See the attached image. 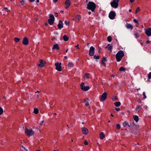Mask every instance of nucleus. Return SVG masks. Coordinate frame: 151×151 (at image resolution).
<instances>
[{
  "label": "nucleus",
  "instance_id": "nucleus-1",
  "mask_svg": "<svg viewBox=\"0 0 151 151\" xmlns=\"http://www.w3.org/2000/svg\"><path fill=\"white\" fill-rule=\"evenodd\" d=\"M124 55V52L122 50L119 51L116 55V58L117 62L121 61Z\"/></svg>",
  "mask_w": 151,
  "mask_h": 151
},
{
  "label": "nucleus",
  "instance_id": "nucleus-2",
  "mask_svg": "<svg viewBox=\"0 0 151 151\" xmlns=\"http://www.w3.org/2000/svg\"><path fill=\"white\" fill-rule=\"evenodd\" d=\"M95 4L92 2H90L87 4V8L91 10L92 12H93L96 8Z\"/></svg>",
  "mask_w": 151,
  "mask_h": 151
},
{
  "label": "nucleus",
  "instance_id": "nucleus-3",
  "mask_svg": "<svg viewBox=\"0 0 151 151\" xmlns=\"http://www.w3.org/2000/svg\"><path fill=\"white\" fill-rule=\"evenodd\" d=\"M25 132L27 135L31 136L35 134V132L31 129L26 128L25 129Z\"/></svg>",
  "mask_w": 151,
  "mask_h": 151
},
{
  "label": "nucleus",
  "instance_id": "nucleus-4",
  "mask_svg": "<svg viewBox=\"0 0 151 151\" xmlns=\"http://www.w3.org/2000/svg\"><path fill=\"white\" fill-rule=\"evenodd\" d=\"M119 0H112L111 3V7L114 8H117L118 6V3Z\"/></svg>",
  "mask_w": 151,
  "mask_h": 151
},
{
  "label": "nucleus",
  "instance_id": "nucleus-5",
  "mask_svg": "<svg viewBox=\"0 0 151 151\" xmlns=\"http://www.w3.org/2000/svg\"><path fill=\"white\" fill-rule=\"evenodd\" d=\"M50 18L48 20L49 23L50 25H52L54 22V15L52 14H49Z\"/></svg>",
  "mask_w": 151,
  "mask_h": 151
},
{
  "label": "nucleus",
  "instance_id": "nucleus-6",
  "mask_svg": "<svg viewBox=\"0 0 151 151\" xmlns=\"http://www.w3.org/2000/svg\"><path fill=\"white\" fill-rule=\"evenodd\" d=\"M107 97V94L106 93L104 92L103 93L102 95L100 96L99 99L101 101H104Z\"/></svg>",
  "mask_w": 151,
  "mask_h": 151
},
{
  "label": "nucleus",
  "instance_id": "nucleus-7",
  "mask_svg": "<svg viewBox=\"0 0 151 151\" xmlns=\"http://www.w3.org/2000/svg\"><path fill=\"white\" fill-rule=\"evenodd\" d=\"M61 63H59L58 62H57L55 63L56 69L59 71H60L62 70V68L61 65Z\"/></svg>",
  "mask_w": 151,
  "mask_h": 151
},
{
  "label": "nucleus",
  "instance_id": "nucleus-8",
  "mask_svg": "<svg viewBox=\"0 0 151 151\" xmlns=\"http://www.w3.org/2000/svg\"><path fill=\"white\" fill-rule=\"evenodd\" d=\"M84 83L82 82L81 84V87L82 90L84 91H88L90 88L88 86H85L84 85Z\"/></svg>",
  "mask_w": 151,
  "mask_h": 151
},
{
  "label": "nucleus",
  "instance_id": "nucleus-9",
  "mask_svg": "<svg viewBox=\"0 0 151 151\" xmlns=\"http://www.w3.org/2000/svg\"><path fill=\"white\" fill-rule=\"evenodd\" d=\"M145 33L148 37L151 36V27H149L147 29H144Z\"/></svg>",
  "mask_w": 151,
  "mask_h": 151
},
{
  "label": "nucleus",
  "instance_id": "nucleus-10",
  "mask_svg": "<svg viewBox=\"0 0 151 151\" xmlns=\"http://www.w3.org/2000/svg\"><path fill=\"white\" fill-rule=\"evenodd\" d=\"M115 16L116 14L114 11L111 12L109 14V17L111 19H114Z\"/></svg>",
  "mask_w": 151,
  "mask_h": 151
},
{
  "label": "nucleus",
  "instance_id": "nucleus-11",
  "mask_svg": "<svg viewBox=\"0 0 151 151\" xmlns=\"http://www.w3.org/2000/svg\"><path fill=\"white\" fill-rule=\"evenodd\" d=\"M95 48L93 46H91L90 49L89 55L90 56H93L94 54Z\"/></svg>",
  "mask_w": 151,
  "mask_h": 151
},
{
  "label": "nucleus",
  "instance_id": "nucleus-12",
  "mask_svg": "<svg viewBox=\"0 0 151 151\" xmlns=\"http://www.w3.org/2000/svg\"><path fill=\"white\" fill-rule=\"evenodd\" d=\"M65 8L66 9H67L70 6L71 4V2L70 0H66L65 2Z\"/></svg>",
  "mask_w": 151,
  "mask_h": 151
},
{
  "label": "nucleus",
  "instance_id": "nucleus-13",
  "mask_svg": "<svg viewBox=\"0 0 151 151\" xmlns=\"http://www.w3.org/2000/svg\"><path fill=\"white\" fill-rule=\"evenodd\" d=\"M81 19V17L79 15H76L74 18L73 19V20H74L76 22H78Z\"/></svg>",
  "mask_w": 151,
  "mask_h": 151
},
{
  "label": "nucleus",
  "instance_id": "nucleus-14",
  "mask_svg": "<svg viewBox=\"0 0 151 151\" xmlns=\"http://www.w3.org/2000/svg\"><path fill=\"white\" fill-rule=\"evenodd\" d=\"M82 131L83 133L85 135L87 134L88 133V129L85 127L82 128Z\"/></svg>",
  "mask_w": 151,
  "mask_h": 151
},
{
  "label": "nucleus",
  "instance_id": "nucleus-15",
  "mask_svg": "<svg viewBox=\"0 0 151 151\" xmlns=\"http://www.w3.org/2000/svg\"><path fill=\"white\" fill-rule=\"evenodd\" d=\"M28 43L29 41L28 38L26 37H24L22 43L25 45H27L28 44Z\"/></svg>",
  "mask_w": 151,
  "mask_h": 151
},
{
  "label": "nucleus",
  "instance_id": "nucleus-16",
  "mask_svg": "<svg viewBox=\"0 0 151 151\" xmlns=\"http://www.w3.org/2000/svg\"><path fill=\"white\" fill-rule=\"evenodd\" d=\"M58 27L60 29H61L63 27V22L60 20L59 22V23L58 25Z\"/></svg>",
  "mask_w": 151,
  "mask_h": 151
},
{
  "label": "nucleus",
  "instance_id": "nucleus-17",
  "mask_svg": "<svg viewBox=\"0 0 151 151\" xmlns=\"http://www.w3.org/2000/svg\"><path fill=\"white\" fill-rule=\"evenodd\" d=\"M40 63L38 65V66L40 67H44L45 64V63L43 61L41 60H40Z\"/></svg>",
  "mask_w": 151,
  "mask_h": 151
},
{
  "label": "nucleus",
  "instance_id": "nucleus-18",
  "mask_svg": "<svg viewBox=\"0 0 151 151\" xmlns=\"http://www.w3.org/2000/svg\"><path fill=\"white\" fill-rule=\"evenodd\" d=\"M126 27L127 29H130L131 30L132 29H133V26L131 24H130L127 23L126 25Z\"/></svg>",
  "mask_w": 151,
  "mask_h": 151
},
{
  "label": "nucleus",
  "instance_id": "nucleus-19",
  "mask_svg": "<svg viewBox=\"0 0 151 151\" xmlns=\"http://www.w3.org/2000/svg\"><path fill=\"white\" fill-rule=\"evenodd\" d=\"M99 135L100 138L101 139H103L105 137V135L103 132H101L100 133Z\"/></svg>",
  "mask_w": 151,
  "mask_h": 151
},
{
  "label": "nucleus",
  "instance_id": "nucleus-20",
  "mask_svg": "<svg viewBox=\"0 0 151 151\" xmlns=\"http://www.w3.org/2000/svg\"><path fill=\"white\" fill-rule=\"evenodd\" d=\"M106 48H107L108 50L111 52L112 49V46L110 44H108Z\"/></svg>",
  "mask_w": 151,
  "mask_h": 151
},
{
  "label": "nucleus",
  "instance_id": "nucleus-21",
  "mask_svg": "<svg viewBox=\"0 0 151 151\" xmlns=\"http://www.w3.org/2000/svg\"><path fill=\"white\" fill-rule=\"evenodd\" d=\"M52 49L53 50L55 49L59 50V47L58 46V44L53 45V47H52Z\"/></svg>",
  "mask_w": 151,
  "mask_h": 151
},
{
  "label": "nucleus",
  "instance_id": "nucleus-22",
  "mask_svg": "<svg viewBox=\"0 0 151 151\" xmlns=\"http://www.w3.org/2000/svg\"><path fill=\"white\" fill-rule=\"evenodd\" d=\"M106 61V59L104 58H103L102 61V63L103 65L104 66L106 65L105 62Z\"/></svg>",
  "mask_w": 151,
  "mask_h": 151
},
{
  "label": "nucleus",
  "instance_id": "nucleus-23",
  "mask_svg": "<svg viewBox=\"0 0 151 151\" xmlns=\"http://www.w3.org/2000/svg\"><path fill=\"white\" fill-rule=\"evenodd\" d=\"M141 107L142 105L141 106L137 105L135 108L136 111L139 112V109H141Z\"/></svg>",
  "mask_w": 151,
  "mask_h": 151
},
{
  "label": "nucleus",
  "instance_id": "nucleus-24",
  "mask_svg": "<svg viewBox=\"0 0 151 151\" xmlns=\"http://www.w3.org/2000/svg\"><path fill=\"white\" fill-rule=\"evenodd\" d=\"M133 118L134 119L136 122H137L139 121L138 116L136 115H135L133 116Z\"/></svg>",
  "mask_w": 151,
  "mask_h": 151
},
{
  "label": "nucleus",
  "instance_id": "nucleus-25",
  "mask_svg": "<svg viewBox=\"0 0 151 151\" xmlns=\"http://www.w3.org/2000/svg\"><path fill=\"white\" fill-rule=\"evenodd\" d=\"M122 124L124 127H126L127 126H128L129 127H130V126L128 124V123L126 122H124Z\"/></svg>",
  "mask_w": 151,
  "mask_h": 151
},
{
  "label": "nucleus",
  "instance_id": "nucleus-26",
  "mask_svg": "<svg viewBox=\"0 0 151 151\" xmlns=\"http://www.w3.org/2000/svg\"><path fill=\"white\" fill-rule=\"evenodd\" d=\"M63 39L65 41H67L69 39L67 35H65L63 36Z\"/></svg>",
  "mask_w": 151,
  "mask_h": 151
},
{
  "label": "nucleus",
  "instance_id": "nucleus-27",
  "mask_svg": "<svg viewBox=\"0 0 151 151\" xmlns=\"http://www.w3.org/2000/svg\"><path fill=\"white\" fill-rule=\"evenodd\" d=\"M114 104L116 106L118 107L120 106L121 104L120 102H117L114 103Z\"/></svg>",
  "mask_w": 151,
  "mask_h": 151
},
{
  "label": "nucleus",
  "instance_id": "nucleus-28",
  "mask_svg": "<svg viewBox=\"0 0 151 151\" xmlns=\"http://www.w3.org/2000/svg\"><path fill=\"white\" fill-rule=\"evenodd\" d=\"M33 112L36 114H38L39 112L38 109L37 108H34Z\"/></svg>",
  "mask_w": 151,
  "mask_h": 151
},
{
  "label": "nucleus",
  "instance_id": "nucleus-29",
  "mask_svg": "<svg viewBox=\"0 0 151 151\" xmlns=\"http://www.w3.org/2000/svg\"><path fill=\"white\" fill-rule=\"evenodd\" d=\"M68 66L69 67H73L74 64L72 62H69L68 64Z\"/></svg>",
  "mask_w": 151,
  "mask_h": 151
},
{
  "label": "nucleus",
  "instance_id": "nucleus-30",
  "mask_svg": "<svg viewBox=\"0 0 151 151\" xmlns=\"http://www.w3.org/2000/svg\"><path fill=\"white\" fill-rule=\"evenodd\" d=\"M84 103H85V104L86 106H88L89 104V102H88V99H87V100L86 99H85Z\"/></svg>",
  "mask_w": 151,
  "mask_h": 151
},
{
  "label": "nucleus",
  "instance_id": "nucleus-31",
  "mask_svg": "<svg viewBox=\"0 0 151 151\" xmlns=\"http://www.w3.org/2000/svg\"><path fill=\"white\" fill-rule=\"evenodd\" d=\"M89 73H86L85 74V76H84V78H86V79H88L89 78Z\"/></svg>",
  "mask_w": 151,
  "mask_h": 151
},
{
  "label": "nucleus",
  "instance_id": "nucleus-32",
  "mask_svg": "<svg viewBox=\"0 0 151 151\" xmlns=\"http://www.w3.org/2000/svg\"><path fill=\"white\" fill-rule=\"evenodd\" d=\"M112 100L113 101H118V99L117 97L116 96H114L112 98Z\"/></svg>",
  "mask_w": 151,
  "mask_h": 151
},
{
  "label": "nucleus",
  "instance_id": "nucleus-33",
  "mask_svg": "<svg viewBox=\"0 0 151 151\" xmlns=\"http://www.w3.org/2000/svg\"><path fill=\"white\" fill-rule=\"evenodd\" d=\"M20 39L18 37H15L14 38V40L16 42H18L20 41Z\"/></svg>",
  "mask_w": 151,
  "mask_h": 151
},
{
  "label": "nucleus",
  "instance_id": "nucleus-34",
  "mask_svg": "<svg viewBox=\"0 0 151 151\" xmlns=\"http://www.w3.org/2000/svg\"><path fill=\"white\" fill-rule=\"evenodd\" d=\"M107 40L109 42H111L112 40L111 37L110 36H108L107 37Z\"/></svg>",
  "mask_w": 151,
  "mask_h": 151
},
{
  "label": "nucleus",
  "instance_id": "nucleus-35",
  "mask_svg": "<svg viewBox=\"0 0 151 151\" xmlns=\"http://www.w3.org/2000/svg\"><path fill=\"white\" fill-rule=\"evenodd\" d=\"M20 3L22 5H24L25 4V2L24 0H22V1L20 2Z\"/></svg>",
  "mask_w": 151,
  "mask_h": 151
},
{
  "label": "nucleus",
  "instance_id": "nucleus-36",
  "mask_svg": "<svg viewBox=\"0 0 151 151\" xmlns=\"http://www.w3.org/2000/svg\"><path fill=\"white\" fill-rule=\"evenodd\" d=\"M3 112V109L0 107V115H1Z\"/></svg>",
  "mask_w": 151,
  "mask_h": 151
},
{
  "label": "nucleus",
  "instance_id": "nucleus-37",
  "mask_svg": "<svg viewBox=\"0 0 151 151\" xmlns=\"http://www.w3.org/2000/svg\"><path fill=\"white\" fill-rule=\"evenodd\" d=\"M119 70L121 71H124L125 70V69L124 67H121L119 68Z\"/></svg>",
  "mask_w": 151,
  "mask_h": 151
},
{
  "label": "nucleus",
  "instance_id": "nucleus-38",
  "mask_svg": "<svg viewBox=\"0 0 151 151\" xmlns=\"http://www.w3.org/2000/svg\"><path fill=\"white\" fill-rule=\"evenodd\" d=\"M140 11V9L139 7H138L136 9L135 12L136 13H137V12H139Z\"/></svg>",
  "mask_w": 151,
  "mask_h": 151
},
{
  "label": "nucleus",
  "instance_id": "nucleus-39",
  "mask_svg": "<svg viewBox=\"0 0 151 151\" xmlns=\"http://www.w3.org/2000/svg\"><path fill=\"white\" fill-rule=\"evenodd\" d=\"M65 22L66 25H68L69 24L70 22L69 21L65 20Z\"/></svg>",
  "mask_w": 151,
  "mask_h": 151
},
{
  "label": "nucleus",
  "instance_id": "nucleus-40",
  "mask_svg": "<svg viewBox=\"0 0 151 151\" xmlns=\"http://www.w3.org/2000/svg\"><path fill=\"white\" fill-rule=\"evenodd\" d=\"M148 77L149 79L151 78V72L148 74Z\"/></svg>",
  "mask_w": 151,
  "mask_h": 151
},
{
  "label": "nucleus",
  "instance_id": "nucleus-41",
  "mask_svg": "<svg viewBox=\"0 0 151 151\" xmlns=\"http://www.w3.org/2000/svg\"><path fill=\"white\" fill-rule=\"evenodd\" d=\"M116 128L117 129H120L121 128L120 125L119 124H117L116 125Z\"/></svg>",
  "mask_w": 151,
  "mask_h": 151
},
{
  "label": "nucleus",
  "instance_id": "nucleus-42",
  "mask_svg": "<svg viewBox=\"0 0 151 151\" xmlns=\"http://www.w3.org/2000/svg\"><path fill=\"white\" fill-rule=\"evenodd\" d=\"M93 58L95 59H99V55H94Z\"/></svg>",
  "mask_w": 151,
  "mask_h": 151
},
{
  "label": "nucleus",
  "instance_id": "nucleus-43",
  "mask_svg": "<svg viewBox=\"0 0 151 151\" xmlns=\"http://www.w3.org/2000/svg\"><path fill=\"white\" fill-rule=\"evenodd\" d=\"M135 36L136 38H137L139 37V35L138 33H136L135 34Z\"/></svg>",
  "mask_w": 151,
  "mask_h": 151
},
{
  "label": "nucleus",
  "instance_id": "nucleus-44",
  "mask_svg": "<svg viewBox=\"0 0 151 151\" xmlns=\"http://www.w3.org/2000/svg\"><path fill=\"white\" fill-rule=\"evenodd\" d=\"M84 144L85 145H88V142L86 140H85L84 141Z\"/></svg>",
  "mask_w": 151,
  "mask_h": 151
},
{
  "label": "nucleus",
  "instance_id": "nucleus-45",
  "mask_svg": "<svg viewBox=\"0 0 151 151\" xmlns=\"http://www.w3.org/2000/svg\"><path fill=\"white\" fill-rule=\"evenodd\" d=\"M143 95L144 97V99H145L146 98V96L145 95V92H143Z\"/></svg>",
  "mask_w": 151,
  "mask_h": 151
},
{
  "label": "nucleus",
  "instance_id": "nucleus-46",
  "mask_svg": "<svg viewBox=\"0 0 151 151\" xmlns=\"http://www.w3.org/2000/svg\"><path fill=\"white\" fill-rule=\"evenodd\" d=\"M115 110L117 111H119L120 110V109L119 108H116Z\"/></svg>",
  "mask_w": 151,
  "mask_h": 151
},
{
  "label": "nucleus",
  "instance_id": "nucleus-47",
  "mask_svg": "<svg viewBox=\"0 0 151 151\" xmlns=\"http://www.w3.org/2000/svg\"><path fill=\"white\" fill-rule=\"evenodd\" d=\"M4 9H5V10L6 11H7V12H9L8 9L7 8V7H4Z\"/></svg>",
  "mask_w": 151,
  "mask_h": 151
},
{
  "label": "nucleus",
  "instance_id": "nucleus-48",
  "mask_svg": "<svg viewBox=\"0 0 151 151\" xmlns=\"http://www.w3.org/2000/svg\"><path fill=\"white\" fill-rule=\"evenodd\" d=\"M151 42V41H149V40H147V41L146 42V44H148V43H150Z\"/></svg>",
  "mask_w": 151,
  "mask_h": 151
},
{
  "label": "nucleus",
  "instance_id": "nucleus-49",
  "mask_svg": "<svg viewBox=\"0 0 151 151\" xmlns=\"http://www.w3.org/2000/svg\"><path fill=\"white\" fill-rule=\"evenodd\" d=\"M133 21L134 22L136 23H138V22L135 19H134V20H133Z\"/></svg>",
  "mask_w": 151,
  "mask_h": 151
},
{
  "label": "nucleus",
  "instance_id": "nucleus-50",
  "mask_svg": "<svg viewBox=\"0 0 151 151\" xmlns=\"http://www.w3.org/2000/svg\"><path fill=\"white\" fill-rule=\"evenodd\" d=\"M43 122H44L43 121H42L40 123V125H42L43 123Z\"/></svg>",
  "mask_w": 151,
  "mask_h": 151
},
{
  "label": "nucleus",
  "instance_id": "nucleus-51",
  "mask_svg": "<svg viewBox=\"0 0 151 151\" xmlns=\"http://www.w3.org/2000/svg\"><path fill=\"white\" fill-rule=\"evenodd\" d=\"M58 0H53V1L54 3H55L57 2Z\"/></svg>",
  "mask_w": 151,
  "mask_h": 151
},
{
  "label": "nucleus",
  "instance_id": "nucleus-52",
  "mask_svg": "<svg viewBox=\"0 0 151 151\" xmlns=\"http://www.w3.org/2000/svg\"><path fill=\"white\" fill-rule=\"evenodd\" d=\"M129 1L131 3H132L134 1V0H129Z\"/></svg>",
  "mask_w": 151,
  "mask_h": 151
},
{
  "label": "nucleus",
  "instance_id": "nucleus-53",
  "mask_svg": "<svg viewBox=\"0 0 151 151\" xmlns=\"http://www.w3.org/2000/svg\"><path fill=\"white\" fill-rule=\"evenodd\" d=\"M35 0H29V1L30 2H34Z\"/></svg>",
  "mask_w": 151,
  "mask_h": 151
},
{
  "label": "nucleus",
  "instance_id": "nucleus-54",
  "mask_svg": "<svg viewBox=\"0 0 151 151\" xmlns=\"http://www.w3.org/2000/svg\"><path fill=\"white\" fill-rule=\"evenodd\" d=\"M22 148H23L26 151H27V149H26L23 146H22Z\"/></svg>",
  "mask_w": 151,
  "mask_h": 151
},
{
  "label": "nucleus",
  "instance_id": "nucleus-55",
  "mask_svg": "<svg viewBox=\"0 0 151 151\" xmlns=\"http://www.w3.org/2000/svg\"><path fill=\"white\" fill-rule=\"evenodd\" d=\"M36 95L37 99H38L39 98V95Z\"/></svg>",
  "mask_w": 151,
  "mask_h": 151
},
{
  "label": "nucleus",
  "instance_id": "nucleus-56",
  "mask_svg": "<svg viewBox=\"0 0 151 151\" xmlns=\"http://www.w3.org/2000/svg\"><path fill=\"white\" fill-rule=\"evenodd\" d=\"M75 47H77L78 49L79 48L78 47V44L76 46H75Z\"/></svg>",
  "mask_w": 151,
  "mask_h": 151
},
{
  "label": "nucleus",
  "instance_id": "nucleus-57",
  "mask_svg": "<svg viewBox=\"0 0 151 151\" xmlns=\"http://www.w3.org/2000/svg\"><path fill=\"white\" fill-rule=\"evenodd\" d=\"M111 76L113 77V78H114L115 77L114 75H111Z\"/></svg>",
  "mask_w": 151,
  "mask_h": 151
},
{
  "label": "nucleus",
  "instance_id": "nucleus-58",
  "mask_svg": "<svg viewBox=\"0 0 151 151\" xmlns=\"http://www.w3.org/2000/svg\"><path fill=\"white\" fill-rule=\"evenodd\" d=\"M64 58L65 59H66L67 58V57L66 56H65Z\"/></svg>",
  "mask_w": 151,
  "mask_h": 151
},
{
  "label": "nucleus",
  "instance_id": "nucleus-59",
  "mask_svg": "<svg viewBox=\"0 0 151 151\" xmlns=\"http://www.w3.org/2000/svg\"><path fill=\"white\" fill-rule=\"evenodd\" d=\"M39 93V91H37L36 92H35V93Z\"/></svg>",
  "mask_w": 151,
  "mask_h": 151
},
{
  "label": "nucleus",
  "instance_id": "nucleus-60",
  "mask_svg": "<svg viewBox=\"0 0 151 151\" xmlns=\"http://www.w3.org/2000/svg\"><path fill=\"white\" fill-rule=\"evenodd\" d=\"M60 12L61 13H63L64 12H63V10H61V11H60Z\"/></svg>",
  "mask_w": 151,
  "mask_h": 151
},
{
  "label": "nucleus",
  "instance_id": "nucleus-61",
  "mask_svg": "<svg viewBox=\"0 0 151 151\" xmlns=\"http://www.w3.org/2000/svg\"><path fill=\"white\" fill-rule=\"evenodd\" d=\"M88 14L89 15H90L91 14V12H88Z\"/></svg>",
  "mask_w": 151,
  "mask_h": 151
},
{
  "label": "nucleus",
  "instance_id": "nucleus-62",
  "mask_svg": "<svg viewBox=\"0 0 151 151\" xmlns=\"http://www.w3.org/2000/svg\"><path fill=\"white\" fill-rule=\"evenodd\" d=\"M140 90V88H137V91H138V90Z\"/></svg>",
  "mask_w": 151,
  "mask_h": 151
},
{
  "label": "nucleus",
  "instance_id": "nucleus-63",
  "mask_svg": "<svg viewBox=\"0 0 151 151\" xmlns=\"http://www.w3.org/2000/svg\"><path fill=\"white\" fill-rule=\"evenodd\" d=\"M68 49H67V50H66L65 51V52H68Z\"/></svg>",
  "mask_w": 151,
  "mask_h": 151
},
{
  "label": "nucleus",
  "instance_id": "nucleus-64",
  "mask_svg": "<svg viewBox=\"0 0 151 151\" xmlns=\"http://www.w3.org/2000/svg\"><path fill=\"white\" fill-rule=\"evenodd\" d=\"M37 3H38V2H39V0H37Z\"/></svg>",
  "mask_w": 151,
  "mask_h": 151
}]
</instances>
